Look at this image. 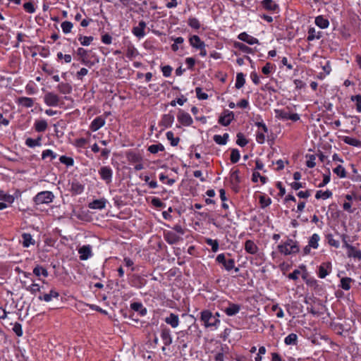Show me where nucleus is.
Wrapping results in <instances>:
<instances>
[{"label": "nucleus", "mask_w": 361, "mask_h": 361, "mask_svg": "<svg viewBox=\"0 0 361 361\" xmlns=\"http://www.w3.org/2000/svg\"><path fill=\"white\" fill-rule=\"evenodd\" d=\"M166 138L172 146H177L180 142V138L178 137H174V134L171 131H169L166 133Z\"/></svg>", "instance_id": "obj_38"}, {"label": "nucleus", "mask_w": 361, "mask_h": 361, "mask_svg": "<svg viewBox=\"0 0 361 361\" xmlns=\"http://www.w3.org/2000/svg\"><path fill=\"white\" fill-rule=\"evenodd\" d=\"M164 238L165 240L170 245L176 244L182 239L179 235L173 231H164Z\"/></svg>", "instance_id": "obj_11"}, {"label": "nucleus", "mask_w": 361, "mask_h": 361, "mask_svg": "<svg viewBox=\"0 0 361 361\" xmlns=\"http://www.w3.org/2000/svg\"><path fill=\"white\" fill-rule=\"evenodd\" d=\"M321 37V32H317L314 27H310L308 30L307 39L308 41H312L314 39H319Z\"/></svg>", "instance_id": "obj_37"}, {"label": "nucleus", "mask_w": 361, "mask_h": 361, "mask_svg": "<svg viewBox=\"0 0 361 361\" xmlns=\"http://www.w3.org/2000/svg\"><path fill=\"white\" fill-rule=\"evenodd\" d=\"M197 97L200 100H204L208 98V94L202 92V89L200 87L195 88Z\"/></svg>", "instance_id": "obj_57"}, {"label": "nucleus", "mask_w": 361, "mask_h": 361, "mask_svg": "<svg viewBox=\"0 0 361 361\" xmlns=\"http://www.w3.org/2000/svg\"><path fill=\"white\" fill-rule=\"evenodd\" d=\"M167 324H169L172 328H176L179 324V318L177 314L171 313L169 317L164 319Z\"/></svg>", "instance_id": "obj_22"}, {"label": "nucleus", "mask_w": 361, "mask_h": 361, "mask_svg": "<svg viewBox=\"0 0 361 361\" xmlns=\"http://www.w3.org/2000/svg\"><path fill=\"white\" fill-rule=\"evenodd\" d=\"M47 157H50L51 160H53L56 159V154H55L52 150L51 149H45L42 152V159H45Z\"/></svg>", "instance_id": "obj_52"}, {"label": "nucleus", "mask_w": 361, "mask_h": 361, "mask_svg": "<svg viewBox=\"0 0 361 361\" xmlns=\"http://www.w3.org/2000/svg\"><path fill=\"white\" fill-rule=\"evenodd\" d=\"M147 27V23L144 20H140L137 25L132 29V33L138 39L143 38L145 36V30Z\"/></svg>", "instance_id": "obj_8"}, {"label": "nucleus", "mask_w": 361, "mask_h": 361, "mask_svg": "<svg viewBox=\"0 0 361 361\" xmlns=\"http://www.w3.org/2000/svg\"><path fill=\"white\" fill-rule=\"evenodd\" d=\"M245 250L247 253L254 255L257 252L258 247L254 241L247 240L245 243Z\"/></svg>", "instance_id": "obj_24"}, {"label": "nucleus", "mask_w": 361, "mask_h": 361, "mask_svg": "<svg viewBox=\"0 0 361 361\" xmlns=\"http://www.w3.org/2000/svg\"><path fill=\"white\" fill-rule=\"evenodd\" d=\"M216 261L218 263L223 264V266L227 271H231L235 268L234 259H226V255L224 253L218 255L216 258Z\"/></svg>", "instance_id": "obj_5"}, {"label": "nucleus", "mask_w": 361, "mask_h": 361, "mask_svg": "<svg viewBox=\"0 0 361 361\" xmlns=\"http://www.w3.org/2000/svg\"><path fill=\"white\" fill-rule=\"evenodd\" d=\"M94 37L92 36H80L78 37V40L80 42V44L83 46H88L91 44V42L93 41Z\"/></svg>", "instance_id": "obj_50"}, {"label": "nucleus", "mask_w": 361, "mask_h": 361, "mask_svg": "<svg viewBox=\"0 0 361 361\" xmlns=\"http://www.w3.org/2000/svg\"><path fill=\"white\" fill-rule=\"evenodd\" d=\"M315 24L320 28L324 29L329 26V22L327 19L324 18L323 16H319L316 17V18H315Z\"/></svg>", "instance_id": "obj_34"}, {"label": "nucleus", "mask_w": 361, "mask_h": 361, "mask_svg": "<svg viewBox=\"0 0 361 361\" xmlns=\"http://www.w3.org/2000/svg\"><path fill=\"white\" fill-rule=\"evenodd\" d=\"M54 195L51 191H42L38 192L33 198L36 204H49L53 202Z\"/></svg>", "instance_id": "obj_3"}, {"label": "nucleus", "mask_w": 361, "mask_h": 361, "mask_svg": "<svg viewBox=\"0 0 361 361\" xmlns=\"http://www.w3.org/2000/svg\"><path fill=\"white\" fill-rule=\"evenodd\" d=\"M173 121H174L173 115H172L171 114H167L163 115L159 124L165 128H169V127L171 126Z\"/></svg>", "instance_id": "obj_23"}, {"label": "nucleus", "mask_w": 361, "mask_h": 361, "mask_svg": "<svg viewBox=\"0 0 361 361\" xmlns=\"http://www.w3.org/2000/svg\"><path fill=\"white\" fill-rule=\"evenodd\" d=\"M23 239V246L24 247H28L31 245L35 244V240L32 238V236L30 233H24L22 234Z\"/></svg>", "instance_id": "obj_28"}, {"label": "nucleus", "mask_w": 361, "mask_h": 361, "mask_svg": "<svg viewBox=\"0 0 361 361\" xmlns=\"http://www.w3.org/2000/svg\"><path fill=\"white\" fill-rule=\"evenodd\" d=\"M348 248L347 252V255L348 257H353L355 259H357L359 260L361 259V250L357 249L354 246H348Z\"/></svg>", "instance_id": "obj_25"}, {"label": "nucleus", "mask_w": 361, "mask_h": 361, "mask_svg": "<svg viewBox=\"0 0 361 361\" xmlns=\"http://www.w3.org/2000/svg\"><path fill=\"white\" fill-rule=\"evenodd\" d=\"M205 243L212 247V250L214 252H216L219 250V242L217 240H212L211 238H206Z\"/></svg>", "instance_id": "obj_47"}, {"label": "nucleus", "mask_w": 361, "mask_h": 361, "mask_svg": "<svg viewBox=\"0 0 361 361\" xmlns=\"http://www.w3.org/2000/svg\"><path fill=\"white\" fill-rule=\"evenodd\" d=\"M18 104L26 107L30 108L34 105V99L30 97H21L18 99Z\"/></svg>", "instance_id": "obj_27"}, {"label": "nucleus", "mask_w": 361, "mask_h": 361, "mask_svg": "<svg viewBox=\"0 0 361 361\" xmlns=\"http://www.w3.org/2000/svg\"><path fill=\"white\" fill-rule=\"evenodd\" d=\"M331 262H324L319 267L318 276L321 279H324L331 272Z\"/></svg>", "instance_id": "obj_13"}, {"label": "nucleus", "mask_w": 361, "mask_h": 361, "mask_svg": "<svg viewBox=\"0 0 361 361\" xmlns=\"http://www.w3.org/2000/svg\"><path fill=\"white\" fill-rule=\"evenodd\" d=\"M101 178L109 184L112 180L113 171L109 166H102L99 170Z\"/></svg>", "instance_id": "obj_10"}, {"label": "nucleus", "mask_w": 361, "mask_h": 361, "mask_svg": "<svg viewBox=\"0 0 361 361\" xmlns=\"http://www.w3.org/2000/svg\"><path fill=\"white\" fill-rule=\"evenodd\" d=\"M298 336L295 334H290L285 338L284 342L286 345H296Z\"/></svg>", "instance_id": "obj_45"}, {"label": "nucleus", "mask_w": 361, "mask_h": 361, "mask_svg": "<svg viewBox=\"0 0 361 361\" xmlns=\"http://www.w3.org/2000/svg\"><path fill=\"white\" fill-rule=\"evenodd\" d=\"M147 150L152 154H157L159 152L164 151V147L161 143L152 145L148 147Z\"/></svg>", "instance_id": "obj_41"}, {"label": "nucleus", "mask_w": 361, "mask_h": 361, "mask_svg": "<svg viewBox=\"0 0 361 361\" xmlns=\"http://www.w3.org/2000/svg\"><path fill=\"white\" fill-rule=\"evenodd\" d=\"M319 235L317 234V233H314L311 236V238H310V240L308 242V245L310 246H311L312 248L316 249V248L318 247V245H319L318 242H319Z\"/></svg>", "instance_id": "obj_46"}, {"label": "nucleus", "mask_w": 361, "mask_h": 361, "mask_svg": "<svg viewBox=\"0 0 361 361\" xmlns=\"http://www.w3.org/2000/svg\"><path fill=\"white\" fill-rule=\"evenodd\" d=\"M234 118V114L233 111L225 110L219 118V123L224 126H228Z\"/></svg>", "instance_id": "obj_9"}, {"label": "nucleus", "mask_w": 361, "mask_h": 361, "mask_svg": "<svg viewBox=\"0 0 361 361\" xmlns=\"http://www.w3.org/2000/svg\"><path fill=\"white\" fill-rule=\"evenodd\" d=\"M234 47L242 51L244 53H246V54L252 53V49L241 42H235Z\"/></svg>", "instance_id": "obj_43"}, {"label": "nucleus", "mask_w": 361, "mask_h": 361, "mask_svg": "<svg viewBox=\"0 0 361 361\" xmlns=\"http://www.w3.org/2000/svg\"><path fill=\"white\" fill-rule=\"evenodd\" d=\"M33 274L37 277L42 276L43 277L47 278L49 276V273L47 269L41 265H37L33 269Z\"/></svg>", "instance_id": "obj_29"}, {"label": "nucleus", "mask_w": 361, "mask_h": 361, "mask_svg": "<svg viewBox=\"0 0 361 361\" xmlns=\"http://www.w3.org/2000/svg\"><path fill=\"white\" fill-rule=\"evenodd\" d=\"M80 254V259L81 260H86L92 256V250L90 245H83L78 250Z\"/></svg>", "instance_id": "obj_15"}, {"label": "nucleus", "mask_w": 361, "mask_h": 361, "mask_svg": "<svg viewBox=\"0 0 361 361\" xmlns=\"http://www.w3.org/2000/svg\"><path fill=\"white\" fill-rule=\"evenodd\" d=\"M126 55L129 59L132 60L138 55V51L133 44H128L126 48Z\"/></svg>", "instance_id": "obj_30"}, {"label": "nucleus", "mask_w": 361, "mask_h": 361, "mask_svg": "<svg viewBox=\"0 0 361 361\" xmlns=\"http://www.w3.org/2000/svg\"><path fill=\"white\" fill-rule=\"evenodd\" d=\"M25 288L32 295H36L37 293L41 291V287L38 283H32L28 286H25Z\"/></svg>", "instance_id": "obj_44"}, {"label": "nucleus", "mask_w": 361, "mask_h": 361, "mask_svg": "<svg viewBox=\"0 0 361 361\" xmlns=\"http://www.w3.org/2000/svg\"><path fill=\"white\" fill-rule=\"evenodd\" d=\"M73 26V23L70 21H64L61 25V29L65 34L70 33Z\"/></svg>", "instance_id": "obj_49"}, {"label": "nucleus", "mask_w": 361, "mask_h": 361, "mask_svg": "<svg viewBox=\"0 0 361 361\" xmlns=\"http://www.w3.org/2000/svg\"><path fill=\"white\" fill-rule=\"evenodd\" d=\"M332 195V192L329 190H326V191L318 190L315 194V198L317 200H326L328 198L331 197Z\"/></svg>", "instance_id": "obj_35"}, {"label": "nucleus", "mask_w": 361, "mask_h": 361, "mask_svg": "<svg viewBox=\"0 0 361 361\" xmlns=\"http://www.w3.org/2000/svg\"><path fill=\"white\" fill-rule=\"evenodd\" d=\"M188 25L195 30H198L200 27V23L195 18H190L188 19Z\"/></svg>", "instance_id": "obj_58"}, {"label": "nucleus", "mask_w": 361, "mask_h": 361, "mask_svg": "<svg viewBox=\"0 0 361 361\" xmlns=\"http://www.w3.org/2000/svg\"><path fill=\"white\" fill-rule=\"evenodd\" d=\"M13 332L18 336L20 337L23 336V329L22 326L20 323L16 322L13 327Z\"/></svg>", "instance_id": "obj_60"}, {"label": "nucleus", "mask_w": 361, "mask_h": 361, "mask_svg": "<svg viewBox=\"0 0 361 361\" xmlns=\"http://www.w3.org/2000/svg\"><path fill=\"white\" fill-rule=\"evenodd\" d=\"M178 121L184 126H190L192 124L193 121L190 115L180 109L177 116Z\"/></svg>", "instance_id": "obj_7"}, {"label": "nucleus", "mask_w": 361, "mask_h": 361, "mask_svg": "<svg viewBox=\"0 0 361 361\" xmlns=\"http://www.w3.org/2000/svg\"><path fill=\"white\" fill-rule=\"evenodd\" d=\"M42 137H38L37 139H32L31 137H28L25 140V145L29 147H35L37 146L41 145Z\"/></svg>", "instance_id": "obj_36"}, {"label": "nucleus", "mask_w": 361, "mask_h": 361, "mask_svg": "<svg viewBox=\"0 0 361 361\" xmlns=\"http://www.w3.org/2000/svg\"><path fill=\"white\" fill-rule=\"evenodd\" d=\"M48 124L45 120H37L35 123V130L37 132H44Z\"/></svg>", "instance_id": "obj_31"}, {"label": "nucleus", "mask_w": 361, "mask_h": 361, "mask_svg": "<svg viewBox=\"0 0 361 361\" xmlns=\"http://www.w3.org/2000/svg\"><path fill=\"white\" fill-rule=\"evenodd\" d=\"M240 310V306L235 303H229L228 307L224 309V312L228 316H234L239 312Z\"/></svg>", "instance_id": "obj_19"}, {"label": "nucleus", "mask_w": 361, "mask_h": 361, "mask_svg": "<svg viewBox=\"0 0 361 361\" xmlns=\"http://www.w3.org/2000/svg\"><path fill=\"white\" fill-rule=\"evenodd\" d=\"M105 118L102 116L96 117L91 123L90 128L92 131L95 132L105 125Z\"/></svg>", "instance_id": "obj_12"}, {"label": "nucleus", "mask_w": 361, "mask_h": 361, "mask_svg": "<svg viewBox=\"0 0 361 361\" xmlns=\"http://www.w3.org/2000/svg\"><path fill=\"white\" fill-rule=\"evenodd\" d=\"M161 338L164 345L169 346L172 343V337L171 331L168 328H163L161 331Z\"/></svg>", "instance_id": "obj_14"}, {"label": "nucleus", "mask_w": 361, "mask_h": 361, "mask_svg": "<svg viewBox=\"0 0 361 361\" xmlns=\"http://www.w3.org/2000/svg\"><path fill=\"white\" fill-rule=\"evenodd\" d=\"M279 251L286 255L298 253L300 250L296 241L288 239L283 244L278 245Z\"/></svg>", "instance_id": "obj_1"}, {"label": "nucleus", "mask_w": 361, "mask_h": 361, "mask_svg": "<svg viewBox=\"0 0 361 361\" xmlns=\"http://www.w3.org/2000/svg\"><path fill=\"white\" fill-rule=\"evenodd\" d=\"M106 200L104 198H101L90 202L88 207L92 209H102L106 207Z\"/></svg>", "instance_id": "obj_16"}, {"label": "nucleus", "mask_w": 361, "mask_h": 361, "mask_svg": "<svg viewBox=\"0 0 361 361\" xmlns=\"http://www.w3.org/2000/svg\"><path fill=\"white\" fill-rule=\"evenodd\" d=\"M240 152L237 149H233L231 153V161L233 164L237 163L240 159Z\"/></svg>", "instance_id": "obj_51"}, {"label": "nucleus", "mask_w": 361, "mask_h": 361, "mask_svg": "<svg viewBox=\"0 0 361 361\" xmlns=\"http://www.w3.org/2000/svg\"><path fill=\"white\" fill-rule=\"evenodd\" d=\"M275 114L276 117L279 119L291 120L293 121H297L300 119V116L298 114H290L285 109H276Z\"/></svg>", "instance_id": "obj_4"}, {"label": "nucleus", "mask_w": 361, "mask_h": 361, "mask_svg": "<svg viewBox=\"0 0 361 361\" xmlns=\"http://www.w3.org/2000/svg\"><path fill=\"white\" fill-rule=\"evenodd\" d=\"M24 10L28 13H34L35 12V8L32 1H28L23 4Z\"/></svg>", "instance_id": "obj_56"}, {"label": "nucleus", "mask_w": 361, "mask_h": 361, "mask_svg": "<svg viewBox=\"0 0 361 361\" xmlns=\"http://www.w3.org/2000/svg\"><path fill=\"white\" fill-rule=\"evenodd\" d=\"M228 137L229 135L228 133H224L223 135H215L213 139L216 144L220 145H224L226 144Z\"/></svg>", "instance_id": "obj_32"}, {"label": "nucleus", "mask_w": 361, "mask_h": 361, "mask_svg": "<svg viewBox=\"0 0 361 361\" xmlns=\"http://www.w3.org/2000/svg\"><path fill=\"white\" fill-rule=\"evenodd\" d=\"M0 200L11 203L13 201V197L11 195L5 194L3 191L0 190Z\"/></svg>", "instance_id": "obj_61"}, {"label": "nucleus", "mask_w": 361, "mask_h": 361, "mask_svg": "<svg viewBox=\"0 0 361 361\" xmlns=\"http://www.w3.org/2000/svg\"><path fill=\"white\" fill-rule=\"evenodd\" d=\"M334 173H336L340 178H345L346 177V171L345 168L338 165L333 170Z\"/></svg>", "instance_id": "obj_48"}, {"label": "nucleus", "mask_w": 361, "mask_h": 361, "mask_svg": "<svg viewBox=\"0 0 361 361\" xmlns=\"http://www.w3.org/2000/svg\"><path fill=\"white\" fill-rule=\"evenodd\" d=\"M265 133L264 131H258L256 135V140L259 144H263L265 142Z\"/></svg>", "instance_id": "obj_62"}, {"label": "nucleus", "mask_w": 361, "mask_h": 361, "mask_svg": "<svg viewBox=\"0 0 361 361\" xmlns=\"http://www.w3.org/2000/svg\"><path fill=\"white\" fill-rule=\"evenodd\" d=\"M238 37L240 40L245 42L250 45L259 44V40L257 38L249 35L246 32L240 33Z\"/></svg>", "instance_id": "obj_18"}, {"label": "nucleus", "mask_w": 361, "mask_h": 361, "mask_svg": "<svg viewBox=\"0 0 361 361\" xmlns=\"http://www.w3.org/2000/svg\"><path fill=\"white\" fill-rule=\"evenodd\" d=\"M59 297V293L55 290L51 289L49 293H44L42 295H39L38 299L39 300H43L47 302H50L53 298H58Z\"/></svg>", "instance_id": "obj_17"}, {"label": "nucleus", "mask_w": 361, "mask_h": 361, "mask_svg": "<svg viewBox=\"0 0 361 361\" xmlns=\"http://www.w3.org/2000/svg\"><path fill=\"white\" fill-rule=\"evenodd\" d=\"M350 99L353 102H356V110L357 112L361 113V95L357 94V95L352 96Z\"/></svg>", "instance_id": "obj_53"}, {"label": "nucleus", "mask_w": 361, "mask_h": 361, "mask_svg": "<svg viewBox=\"0 0 361 361\" xmlns=\"http://www.w3.org/2000/svg\"><path fill=\"white\" fill-rule=\"evenodd\" d=\"M87 143V140L85 138H82V137L76 139L75 141V147H80V148L85 147V146L86 145Z\"/></svg>", "instance_id": "obj_63"}, {"label": "nucleus", "mask_w": 361, "mask_h": 361, "mask_svg": "<svg viewBox=\"0 0 361 361\" xmlns=\"http://www.w3.org/2000/svg\"><path fill=\"white\" fill-rule=\"evenodd\" d=\"M190 44L196 49H202L204 45L205 44L203 41H202L199 36L192 35L189 39Z\"/></svg>", "instance_id": "obj_21"}, {"label": "nucleus", "mask_w": 361, "mask_h": 361, "mask_svg": "<svg viewBox=\"0 0 361 361\" xmlns=\"http://www.w3.org/2000/svg\"><path fill=\"white\" fill-rule=\"evenodd\" d=\"M262 5L267 11H275L278 8V5L273 0H264Z\"/></svg>", "instance_id": "obj_33"}, {"label": "nucleus", "mask_w": 361, "mask_h": 361, "mask_svg": "<svg viewBox=\"0 0 361 361\" xmlns=\"http://www.w3.org/2000/svg\"><path fill=\"white\" fill-rule=\"evenodd\" d=\"M339 137L343 142H345L347 145L357 147H361V141L357 138L349 136H341Z\"/></svg>", "instance_id": "obj_20"}, {"label": "nucleus", "mask_w": 361, "mask_h": 361, "mask_svg": "<svg viewBox=\"0 0 361 361\" xmlns=\"http://www.w3.org/2000/svg\"><path fill=\"white\" fill-rule=\"evenodd\" d=\"M353 281V279L349 277H344L341 279V285L340 286L345 290H350L351 286L350 283Z\"/></svg>", "instance_id": "obj_42"}, {"label": "nucleus", "mask_w": 361, "mask_h": 361, "mask_svg": "<svg viewBox=\"0 0 361 361\" xmlns=\"http://www.w3.org/2000/svg\"><path fill=\"white\" fill-rule=\"evenodd\" d=\"M236 143L240 147H245L248 143V141L245 139L242 133H239L237 134Z\"/></svg>", "instance_id": "obj_55"}, {"label": "nucleus", "mask_w": 361, "mask_h": 361, "mask_svg": "<svg viewBox=\"0 0 361 361\" xmlns=\"http://www.w3.org/2000/svg\"><path fill=\"white\" fill-rule=\"evenodd\" d=\"M84 190L83 185L79 182H73L71 184V191L73 194L78 195L82 192Z\"/></svg>", "instance_id": "obj_39"}, {"label": "nucleus", "mask_w": 361, "mask_h": 361, "mask_svg": "<svg viewBox=\"0 0 361 361\" xmlns=\"http://www.w3.org/2000/svg\"><path fill=\"white\" fill-rule=\"evenodd\" d=\"M328 243L336 248H338L340 245L338 240L334 239L331 234L327 235Z\"/></svg>", "instance_id": "obj_59"}, {"label": "nucleus", "mask_w": 361, "mask_h": 361, "mask_svg": "<svg viewBox=\"0 0 361 361\" xmlns=\"http://www.w3.org/2000/svg\"><path fill=\"white\" fill-rule=\"evenodd\" d=\"M201 320L207 328L216 327L220 323V320L216 318L209 310H204L201 312Z\"/></svg>", "instance_id": "obj_2"}, {"label": "nucleus", "mask_w": 361, "mask_h": 361, "mask_svg": "<svg viewBox=\"0 0 361 361\" xmlns=\"http://www.w3.org/2000/svg\"><path fill=\"white\" fill-rule=\"evenodd\" d=\"M58 91L63 94H68L72 92V86L67 82H61L57 86Z\"/></svg>", "instance_id": "obj_26"}, {"label": "nucleus", "mask_w": 361, "mask_h": 361, "mask_svg": "<svg viewBox=\"0 0 361 361\" xmlns=\"http://www.w3.org/2000/svg\"><path fill=\"white\" fill-rule=\"evenodd\" d=\"M245 83V79L243 73H238L236 75L235 87L240 89Z\"/></svg>", "instance_id": "obj_40"}, {"label": "nucleus", "mask_w": 361, "mask_h": 361, "mask_svg": "<svg viewBox=\"0 0 361 361\" xmlns=\"http://www.w3.org/2000/svg\"><path fill=\"white\" fill-rule=\"evenodd\" d=\"M44 102L48 106H57L59 104L60 97L56 93L48 92L44 94Z\"/></svg>", "instance_id": "obj_6"}, {"label": "nucleus", "mask_w": 361, "mask_h": 361, "mask_svg": "<svg viewBox=\"0 0 361 361\" xmlns=\"http://www.w3.org/2000/svg\"><path fill=\"white\" fill-rule=\"evenodd\" d=\"M272 71L273 65L271 63H267L262 69V71L264 75H269Z\"/></svg>", "instance_id": "obj_64"}, {"label": "nucleus", "mask_w": 361, "mask_h": 361, "mask_svg": "<svg viewBox=\"0 0 361 361\" xmlns=\"http://www.w3.org/2000/svg\"><path fill=\"white\" fill-rule=\"evenodd\" d=\"M59 160H60L61 163H62L68 166H73L74 164L73 159L71 157H66V156H61L59 158Z\"/></svg>", "instance_id": "obj_54"}]
</instances>
